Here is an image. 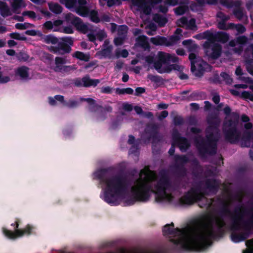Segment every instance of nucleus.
Masks as SVG:
<instances>
[{
    "instance_id": "nucleus-1",
    "label": "nucleus",
    "mask_w": 253,
    "mask_h": 253,
    "mask_svg": "<svg viewBox=\"0 0 253 253\" xmlns=\"http://www.w3.org/2000/svg\"><path fill=\"white\" fill-rule=\"evenodd\" d=\"M174 227L173 222L165 225L163 228V234L176 237L170 239V241L184 251H203L209 246L210 240L215 236L212 226H206L204 230L196 231L191 235H187L184 229Z\"/></svg>"
},
{
    "instance_id": "nucleus-2",
    "label": "nucleus",
    "mask_w": 253,
    "mask_h": 253,
    "mask_svg": "<svg viewBox=\"0 0 253 253\" xmlns=\"http://www.w3.org/2000/svg\"><path fill=\"white\" fill-rule=\"evenodd\" d=\"M113 170L112 167L101 169L96 171L94 175L99 180L100 184L105 185L104 201L110 205L116 206L118 204V198L126 192L128 183L126 177L122 174L110 176V173Z\"/></svg>"
},
{
    "instance_id": "nucleus-3",
    "label": "nucleus",
    "mask_w": 253,
    "mask_h": 253,
    "mask_svg": "<svg viewBox=\"0 0 253 253\" xmlns=\"http://www.w3.org/2000/svg\"><path fill=\"white\" fill-rule=\"evenodd\" d=\"M221 182L215 178H207L204 181H199L196 185L190 188L184 195L179 199V202L182 205H192L194 203L200 202L203 199L205 200V203L203 205L199 204L202 208L210 207L212 202V199L209 202V199L205 197L209 194V192L216 194L219 188Z\"/></svg>"
},
{
    "instance_id": "nucleus-4",
    "label": "nucleus",
    "mask_w": 253,
    "mask_h": 253,
    "mask_svg": "<svg viewBox=\"0 0 253 253\" xmlns=\"http://www.w3.org/2000/svg\"><path fill=\"white\" fill-rule=\"evenodd\" d=\"M148 167L140 170L139 177L135 181V185L131 187L132 197L126 200L127 205H132L136 202H147L150 198V192H154L152 182L154 176Z\"/></svg>"
},
{
    "instance_id": "nucleus-5",
    "label": "nucleus",
    "mask_w": 253,
    "mask_h": 253,
    "mask_svg": "<svg viewBox=\"0 0 253 253\" xmlns=\"http://www.w3.org/2000/svg\"><path fill=\"white\" fill-rule=\"evenodd\" d=\"M209 126L206 129L205 137L199 135L194 139L195 145L199 154L202 157L208 155L213 156L216 154L217 150V143L220 138V134L217 131L213 132V128H217L219 123L213 119L208 120Z\"/></svg>"
},
{
    "instance_id": "nucleus-6",
    "label": "nucleus",
    "mask_w": 253,
    "mask_h": 253,
    "mask_svg": "<svg viewBox=\"0 0 253 253\" xmlns=\"http://www.w3.org/2000/svg\"><path fill=\"white\" fill-rule=\"evenodd\" d=\"M238 121L229 120L224 123L223 131L225 140L231 144H237L241 141L242 147H250L251 142H253V129L244 130L242 135L238 128Z\"/></svg>"
},
{
    "instance_id": "nucleus-7",
    "label": "nucleus",
    "mask_w": 253,
    "mask_h": 253,
    "mask_svg": "<svg viewBox=\"0 0 253 253\" xmlns=\"http://www.w3.org/2000/svg\"><path fill=\"white\" fill-rule=\"evenodd\" d=\"M222 204V207L220 210L221 215H229L232 221L231 230L238 231L240 229V223L243 221L246 214L250 213L253 211V209L248 210L242 206H238L235 207L233 212L232 213L229 208V205L224 201L220 200Z\"/></svg>"
},
{
    "instance_id": "nucleus-8",
    "label": "nucleus",
    "mask_w": 253,
    "mask_h": 253,
    "mask_svg": "<svg viewBox=\"0 0 253 253\" xmlns=\"http://www.w3.org/2000/svg\"><path fill=\"white\" fill-rule=\"evenodd\" d=\"M160 125L156 123H148L144 129V134L141 135V139L146 143L152 140V150L154 151V143L160 142L163 139L160 133Z\"/></svg>"
},
{
    "instance_id": "nucleus-9",
    "label": "nucleus",
    "mask_w": 253,
    "mask_h": 253,
    "mask_svg": "<svg viewBox=\"0 0 253 253\" xmlns=\"http://www.w3.org/2000/svg\"><path fill=\"white\" fill-rule=\"evenodd\" d=\"M241 223L245 231L239 234L235 232H232L231 234V240L234 243L245 241L253 233V214L248 220H243L240 225Z\"/></svg>"
},
{
    "instance_id": "nucleus-10",
    "label": "nucleus",
    "mask_w": 253,
    "mask_h": 253,
    "mask_svg": "<svg viewBox=\"0 0 253 253\" xmlns=\"http://www.w3.org/2000/svg\"><path fill=\"white\" fill-rule=\"evenodd\" d=\"M189 60L191 63V71L196 77H201L203 76L205 72L204 65L207 63L197 57L195 53H190L189 54Z\"/></svg>"
},
{
    "instance_id": "nucleus-11",
    "label": "nucleus",
    "mask_w": 253,
    "mask_h": 253,
    "mask_svg": "<svg viewBox=\"0 0 253 253\" xmlns=\"http://www.w3.org/2000/svg\"><path fill=\"white\" fill-rule=\"evenodd\" d=\"M160 175V178L155 186V191H157L160 194L167 193V191L172 189V182L165 170H161Z\"/></svg>"
},
{
    "instance_id": "nucleus-12",
    "label": "nucleus",
    "mask_w": 253,
    "mask_h": 253,
    "mask_svg": "<svg viewBox=\"0 0 253 253\" xmlns=\"http://www.w3.org/2000/svg\"><path fill=\"white\" fill-rule=\"evenodd\" d=\"M133 5L138 7L139 10L141 11L146 15H150L152 12V8L157 4H159L163 0H149L146 1L145 0H131Z\"/></svg>"
},
{
    "instance_id": "nucleus-13",
    "label": "nucleus",
    "mask_w": 253,
    "mask_h": 253,
    "mask_svg": "<svg viewBox=\"0 0 253 253\" xmlns=\"http://www.w3.org/2000/svg\"><path fill=\"white\" fill-rule=\"evenodd\" d=\"M172 139L181 152H185L190 146V143L187 138L181 136L176 128H173L172 132Z\"/></svg>"
},
{
    "instance_id": "nucleus-14",
    "label": "nucleus",
    "mask_w": 253,
    "mask_h": 253,
    "mask_svg": "<svg viewBox=\"0 0 253 253\" xmlns=\"http://www.w3.org/2000/svg\"><path fill=\"white\" fill-rule=\"evenodd\" d=\"M73 84L75 86L78 87H95L100 83L99 79H92L89 76L87 75L82 78H77L73 80Z\"/></svg>"
},
{
    "instance_id": "nucleus-15",
    "label": "nucleus",
    "mask_w": 253,
    "mask_h": 253,
    "mask_svg": "<svg viewBox=\"0 0 253 253\" xmlns=\"http://www.w3.org/2000/svg\"><path fill=\"white\" fill-rule=\"evenodd\" d=\"M32 228L33 227L29 224L27 225L24 229L17 230L15 232H13L3 228V233L4 235L8 238L14 239L17 237H21L24 235L31 234Z\"/></svg>"
},
{
    "instance_id": "nucleus-16",
    "label": "nucleus",
    "mask_w": 253,
    "mask_h": 253,
    "mask_svg": "<svg viewBox=\"0 0 253 253\" xmlns=\"http://www.w3.org/2000/svg\"><path fill=\"white\" fill-rule=\"evenodd\" d=\"M170 54L163 51H159L158 53V60L154 62V68L160 74H162L163 68V64L168 65L169 64Z\"/></svg>"
},
{
    "instance_id": "nucleus-17",
    "label": "nucleus",
    "mask_w": 253,
    "mask_h": 253,
    "mask_svg": "<svg viewBox=\"0 0 253 253\" xmlns=\"http://www.w3.org/2000/svg\"><path fill=\"white\" fill-rule=\"evenodd\" d=\"M48 49L54 54L62 55L69 53L72 50L71 46L64 42L59 41H58L56 46H49Z\"/></svg>"
},
{
    "instance_id": "nucleus-18",
    "label": "nucleus",
    "mask_w": 253,
    "mask_h": 253,
    "mask_svg": "<svg viewBox=\"0 0 253 253\" xmlns=\"http://www.w3.org/2000/svg\"><path fill=\"white\" fill-rule=\"evenodd\" d=\"M222 50V47L220 44L213 43L211 47L205 51V54L209 58L215 60L221 56Z\"/></svg>"
},
{
    "instance_id": "nucleus-19",
    "label": "nucleus",
    "mask_w": 253,
    "mask_h": 253,
    "mask_svg": "<svg viewBox=\"0 0 253 253\" xmlns=\"http://www.w3.org/2000/svg\"><path fill=\"white\" fill-rule=\"evenodd\" d=\"M109 42L105 40L103 44V48L97 52V54L98 56H101L100 58L102 57L108 59L112 58L113 46L112 45H109Z\"/></svg>"
},
{
    "instance_id": "nucleus-20",
    "label": "nucleus",
    "mask_w": 253,
    "mask_h": 253,
    "mask_svg": "<svg viewBox=\"0 0 253 253\" xmlns=\"http://www.w3.org/2000/svg\"><path fill=\"white\" fill-rule=\"evenodd\" d=\"M189 0H180L179 6L174 9V11L176 15H182L188 10Z\"/></svg>"
},
{
    "instance_id": "nucleus-21",
    "label": "nucleus",
    "mask_w": 253,
    "mask_h": 253,
    "mask_svg": "<svg viewBox=\"0 0 253 253\" xmlns=\"http://www.w3.org/2000/svg\"><path fill=\"white\" fill-rule=\"evenodd\" d=\"M74 23L75 24L74 26L76 28V30L80 33L85 34L89 30L87 25L84 24L80 18L75 20Z\"/></svg>"
},
{
    "instance_id": "nucleus-22",
    "label": "nucleus",
    "mask_w": 253,
    "mask_h": 253,
    "mask_svg": "<svg viewBox=\"0 0 253 253\" xmlns=\"http://www.w3.org/2000/svg\"><path fill=\"white\" fill-rule=\"evenodd\" d=\"M29 68L25 66L17 68L15 71V76H18L21 79H27L29 76Z\"/></svg>"
},
{
    "instance_id": "nucleus-23",
    "label": "nucleus",
    "mask_w": 253,
    "mask_h": 253,
    "mask_svg": "<svg viewBox=\"0 0 253 253\" xmlns=\"http://www.w3.org/2000/svg\"><path fill=\"white\" fill-rule=\"evenodd\" d=\"M38 36L41 37L43 42L46 44L52 43V44H57L59 39L51 34L44 35L41 32H39Z\"/></svg>"
},
{
    "instance_id": "nucleus-24",
    "label": "nucleus",
    "mask_w": 253,
    "mask_h": 253,
    "mask_svg": "<svg viewBox=\"0 0 253 253\" xmlns=\"http://www.w3.org/2000/svg\"><path fill=\"white\" fill-rule=\"evenodd\" d=\"M148 38L145 35H141L136 39V43L145 50H149L150 46L147 41Z\"/></svg>"
},
{
    "instance_id": "nucleus-25",
    "label": "nucleus",
    "mask_w": 253,
    "mask_h": 253,
    "mask_svg": "<svg viewBox=\"0 0 253 253\" xmlns=\"http://www.w3.org/2000/svg\"><path fill=\"white\" fill-rule=\"evenodd\" d=\"M150 42L155 45H165L167 46L168 39L165 37L157 36L151 38Z\"/></svg>"
},
{
    "instance_id": "nucleus-26",
    "label": "nucleus",
    "mask_w": 253,
    "mask_h": 253,
    "mask_svg": "<svg viewBox=\"0 0 253 253\" xmlns=\"http://www.w3.org/2000/svg\"><path fill=\"white\" fill-rule=\"evenodd\" d=\"M153 19L160 27H164L168 22V19L167 17L159 13L154 14Z\"/></svg>"
},
{
    "instance_id": "nucleus-27",
    "label": "nucleus",
    "mask_w": 253,
    "mask_h": 253,
    "mask_svg": "<svg viewBox=\"0 0 253 253\" xmlns=\"http://www.w3.org/2000/svg\"><path fill=\"white\" fill-rule=\"evenodd\" d=\"M174 173L177 177H184L187 173V169L183 165H174Z\"/></svg>"
},
{
    "instance_id": "nucleus-28",
    "label": "nucleus",
    "mask_w": 253,
    "mask_h": 253,
    "mask_svg": "<svg viewBox=\"0 0 253 253\" xmlns=\"http://www.w3.org/2000/svg\"><path fill=\"white\" fill-rule=\"evenodd\" d=\"M229 40V35L224 32H218L215 34V40L222 43H225Z\"/></svg>"
},
{
    "instance_id": "nucleus-29",
    "label": "nucleus",
    "mask_w": 253,
    "mask_h": 253,
    "mask_svg": "<svg viewBox=\"0 0 253 253\" xmlns=\"http://www.w3.org/2000/svg\"><path fill=\"white\" fill-rule=\"evenodd\" d=\"M90 11L89 7L86 6L78 5L76 7V13L84 17H87Z\"/></svg>"
},
{
    "instance_id": "nucleus-30",
    "label": "nucleus",
    "mask_w": 253,
    "mask_h": 253,
    "mask_svg": "<svg viewBox=\"0 0 253 253\" xmlns=\"http://www.w3.org/2000/svg\"><path fill=\"white\" fill-rule=\"evenodd\" d=\"M0 13L3 17L11 15L10 9L5 2L0 1Z\"/></svg>"
},
{
    "instance_id": "nucleus-31",
    "label": "nucleus",
    "mask_w": 253,
    "mask_h": 253,
    "mask_svg": "<svg viewBox=\"0 0 253 253\" xmlns=\"http://www.w3.org/2000/svg\"><path fill=\"white\" fill-rule=\"evenodd\" d=\"M174 161L175 165H183L185 166V165L189 162V159L186 155H176L174 156Z\"/></svg>"
},
{
    "instance_id": "nucleus-32",
    "label": "nucleus",
    "mask_w": 253,
    "mask_h": 253,
    "mask_svg": "<svg viewBox=\"0 0 253 253\" xmlns=\"http://www.w3.org/2000/svg\"><path fill=\"white\" fill-rule=\"evenodd\" d=\"M94 107L96 108V110H99L100 109H101V113L103 114V115H102V116H100L99 117L100 120L101 121L104 120L106 118V114H103V111H106L107 112H111L113 110L112 107L109 105L106 106L104 107H103L101 105L96 104L94 105Z\"/></svg>"
},
{
    "instance_id": "nucleus-33",
    "label": "nucleus",
    "mask_w": 253,
    "mask_h": 253,
    "mask_svg": "<svg viewBox=\"0 0 253 253\" xmlns=\"http://www.w3.org/2000/svg\"><path fill=\"white\" fill-rule=\"evenodd\" d=\"M73 57L83 61L87 62L90 59L89 54H85L83 52L77 51L74 54Z\"/></svg>"
},
{
    "instance_id": "nucleus-34",
    "label": "nucleus",
    "mask_w": 253,
    "mask_h": 253,
    "mask_svg": "<svg viewBox=\"0 0 253 253\" xmlns=\"http://www.w3.org/2000/svg\"><path fill=\"white\" fill-rule=\"evenodd\" d=\"M180 69V67L179 65L176 64H168L163 67V71L162 72V74L163 73H169L172 70L175 71H179Z\"/></svg>"
},
{
    "instance_id": "nucleus-35",
    "label": "nucleus",
    "mask_w": 253,
    "mask_h": 253,
    "mask_svg": "<svg viewBox=\"0 0 253 253\" xmlns=\"http://www.w3.org/2000/svg\"><path fill=\"white\" fill-rule=\"evenodd\" d=\"M49 8L50 11L56 14H60L62 12V7L58 3H49Z\"/></svg>"
},
{
    "instance_id": "nucleus-36",
    "label": "nucleus",
    "mask_w": 253,
    "mask_h": 253,
    "mask_svg": "<svg viewBox=\"0 0 253 253\" xmlns=\"http://www.w3.org/2000/svg\"><path fill=\"white\" fill-rule=\"evenodd\" d=\"M128 29V27L126 25H119L117 29L118 36L126 38Z\"/></svg>"
},
{
    "instance_id": "nucleus-37",
    "label": "nucleus",
    "mask_w": 253,
    "mask_h": 253,
    "mask_svg": "<svg viewBox=\"0 0 253 253\" xmlns=\"http://www.w3.org/2000/svg\"><path fill=\"white\" fill-rule=\"evenodd\" d=\"M228 28L231 29H236L239 34H243L246 31V28L244 25L241 24H235L234 23H229Z\"/></svg>"
},
{
    "instance_id": "nucleus-38",
    "label": "nucleus",
    "mask_w": 253,
    "mask_h": 253,
    "mask_svg": "<svg viewBox=\"0 0 253 253\" xmlns=\"http://www.w3.org/2000/svg\"><path fill=\"white\" fill-rule=\"evenodd\" d=\"M90 20L93 23H98L100 21V19L98 16V12L95 10H91L89 13L88 16Z\"/></svg>"
},
{
    "instance_id": "nucleus-39",
    "label": "nucleus",
    "mask_w": 253,
    "mask_h": 253,
    "mask_svg": "<svg viewBox=\"0 0 253 253\" xmlns=\"http://www.w3.org/2000/svg\"><path fill=\"white\" fill-rule=\"evenodd\" d=\"M148 78L152 82L156 84H163L164 83L163 79L160 76L153 75L149 74L148 75Z\"/></svg>"
},
{
    "instance_id": "nucleus-40",
    "label": "nucleus",
    "mask_w": 253,
    "mask_h": 253,
    "mask_svg": "<svg viewBox=\"0 0 253 253\" xmlns=\"http://www.w3.org/2000/svg\"><path fill=\"white\" fill-rule=\"evenodd\" d=\"M77 19H79V17L75 16L74 14H73L71 13H68L66 14L65 16V21L68 23H71L73 26H74L75 24L74 23V21L76 20Z\"/></svg>"
},
{
    "instance_id": "nucleus-41",
    "label": "nucleus",
    "mask_w": 253,
    "mask_h": 253,
    "mask_svg": "<svg viewBox=\"0 0 253 253\" xmlns=\"http://www.w3.org/2000/svg\"><path fill=\"white\" fill-rule=\"evenodd\" d=\"M180 38L179 35H172L168 39L167 46H169L175 44L179 40Z\"/></svg>"
},
{
    "instance_id": "nucleus-42",
    "label": "nucleus",
    "mask_w": 253,
    "mask_h": 253,
    "mask_svg": "<svg viewBox=\"0 0 253 253\" xmlns=\"http://www.w3.org/2000/svg\"><path fill=\"white\" fill-rule=\"evenodd\" d=\"M60 2L64 4L68 8H72L75 7L77 0H60Z\"/></svg>"
},
{
    "instance_id": "nucleus-43",
    "label": "nucleus",
    "mask_w": 253,
    "mask_h": 253,
    "mask_svg": "<svg viewBox=\"0 0 253 253\" xmlns=\"http://www.w3.org/2000/svg\"><path fill=\"white\" fill-rule=\"evenodd\" d=\"M79 102L77 100L70 99L68 101H65L64 106L70 108L77 107L79 105Z\"/></svg>"
},
{
    "instance_id": "nucleus-44",
    "label": "nucleus",
    "mask_w": 253,
    "mask_h": 253,
    "mask_svg": "<svg viewBox=\"0 0 253 253\" xmlns=\"http://www.w3.org/2000/svg\"><path fill=\"white\" fill-rule=\"evenodd\" d=\"M220 77L222 78L223 80L225 81L226 84H231L233 82L232 79L230 77L226 72H221L220 74Z\"/></svg>"
},
{
    "instance_id": "nucleus-45",
    "label": "nucleus",
    "mask_w": 253,
    "mask_h": 253,
    "mask_svg": "<svg viewBox=\"0 0 253 253\" xmlns=\"http://www.w3.org/2000/svg\"><path fill=\"white\" fill-rule=\"evenodd\" d=\"M204 38L208 39L209 41H214L215 38V34H213L209 30H207L203 32Z\"/></svg>"
},
{
    "instance_id": "nucleus-46",
    "label": "nucleus",
    "mask_w": 253,
    "mask_h": 253,
    "mask_svg": "<svg viewBox=\"0 0 253 253\" xmlns=\"http://www.w3.org/2000/svg\"><path fill=\"white\" fill-rule=\"evenodd\" d=\"M9 37L13 39L19 41H25L27 38L24 36H21L18 33H11L9 34Z\"/></svg>"
},
{
    "instance_id": "nucleus-47",
    "label": "nucleus",
    "mask_w": 253,
    "mask_h": 253,
    "mask_svg": "<svg viewBox=\"0 0 253 253\" xmlns=\"http://www.w3.org/2000/svg\"><path fill=\"white\" fill-rule=\"evenodd\" d=\"M173 123L175 126L182 125L184 124L183 119L181 116H175L173 118Z\"/></svg>"
},
{
    "instance_id": "nucleus-48",
    "label": "nucleus",
    "mask_w": 253,
    "mask_h": 253,
    "mask_svg": "<svg viewBox=\"0 0 253 253\" xmlns=\"http://www.w3.org/2000/svg\"><path fill=\"white\" fill-rule=\"evenodd\" d=\"M42 29L44 33H46L45 30H51L53 29V22L51 21H47L42 25Z\"/></svg>"
},
{
    "instance_id": "nucleus-49",
    "label": "nucleus",
    "mask_w": 253,
    "mask_h": 253,
    "mask_svg": "<svg viewBox=\"0 0 253 253\" xmlns=\"http://www.w3.org/2000/svg\"><path fill=\"white\" fill-rule=\"evenodd\" d=\"M154 192H150V194L153 193H155L156 195V198H155L156 201L157 202H163L164 201V200L165 199V197L166 195H167V193L160 194L157 191H155L154 190Z\"/></svg>"
},
{
    "instance_id": "nucleus-50",
    "label": "nucleus",
    "mask_w": 253,
    "mask_h": 253,
    "mask_svg": "<svg viewBox=\"0 0 253 253\" xmlns=\"http://www.w3.org/2000/svg\"><path fill=\"white\" fill-rule=\"evenodd\" d=\"M62 42H64L69 45L70 46H72L74 44V39L71 37H64L61 39Z\"/></svg>"
},
{
    "instance_id": "nucleus-51",
    "label": "nucleus",
    "mask_w": 253,
    "mask_h": 253,
    "mask_svg": "<svg viewBox=\"0 0 253 253\" xmlns=\"http://www.w3.org/2000/svg\"><path fill=\"white\" fill-rule=\"evenodd\" d=\"M220 4L227 7H232L234 5V2L233 0H219Z\"/></svg>"
},
{
    "instance_id": "nucleus-52",
    "label": "nucleus",
    "mask_w": 253,
    "mask_h": 253,
    "mask_svg": "<svg viewBox=\"0 0 253 253\" xmlns=\"http://www.w3.org/2000/svg\"><path fill=\"white\" fill-rule=\"evenodd\" d=\"M216 17L219 18L221 20L220 21H227L230 19L229 16L226 15L222 11L218 12L216 14Z\"/></svg>"
},
{
    "instance_id": "nucleus-53",
    "label": "nucleus",
    "mask_w": 253,
    "mask_h": 253,
    "mask_svg": "<svg viewBox=\"0 0 253 253\" xmlns=\"http://www.w3.org/2000/svg\"><path fill=\"white\" fill-rule=\"evenodd\" d=\"M242 97L246 99L253 101V93L248 91H243L242 92Z\"/></svg>"
},
{
    "instance_id": "nucleus-54",
    "label": "nucleus",
    "mask_w": 253,
    "mask_h": 253,
    "mask_svg": "<svg viewBox=\"0 0 253 253\" xmlns=\"http://www.w3.org/2000/svg\"><path fill=\"white\" fill-rule=\"evenodd\" d=\"M187 26L189 29L194 30L197 29V26L196 24V20L194 18H191L188 21Z\"/></svg>"
},
{
    "instance_id": "nucleus-55",
    "label": "nucleus",
    "mask_w": 253,
    "mask_h": 253,
    "mask_svg": "<svg viewBox=\"0 0 253 253\" xmlns=\"http://www.w3.org/2000/svg\"><path fill=\"white\" fill-rule=\"evenodd\" d=\"M234 15L239 20H241L243 17V12L241 8H237L234 10Z\"/></svg>"
},
{
    "instance_id": "nucleus-56",
    "label": "nucleus",
    "mask_w": 253,
    "mask_h": 253,
    "mask_svg": "<svg viewBox=\"0 0 253 253\" xmlns=\"http://www.w3.org/2000/svg\"><path fill=\"white\" fill-rule=\"evenodd\" d=\"M126 38L118 36L114 40V43L116 46L121 45L124 43Z\"/></svg>"
},
{
    "instance_id": "nucleus-57",
    "label": "nucleus",
    "mask_w": 253,
    "mask_h": 253,
    "mask_svg": "<svg viewBox=\"0 0 253 253\" xmlns=\"http://www.w3.org/2000/svg\"><path fill=\"white\" fill-rule=\"evenodd\" d=\"M116 55L117 57H119L120 55L123 58H126L128 55V52L126 49H123L121 52L120 51H116Z\"/></svg>"
},
{
    "instance_id": "nucleus-58",
    "label": "nucleus",
    "mask_w": 253,
    "mask_h": 253,
    "mask_svg": "<svg viewBox=\"0 0 253 253\" xmlns=\"http://www.w3.org/2000/svg\"><path fill=\"white\" fill-rule=\"evenodd\" d=\"M17 57L20 61H26L28 60L29 56L27 53L23 52H19Z\"/></svg>"
},
{
    "instance_id": "nucleus-59",
    "label": "nucleus",
    "mask_w": 253,
    "mask_h": 253,
    "mask_svg": "<svg viewBox=\"0 0 253 253\" xmlns=\"http://www.w3.org/2000/svg\"><path fill=\"white\" fill-rule=\"evenodd\" d=\"M96 38L98 41H102L107 36L106 33L103 31H100L96 34Z\"/></svg>"
},
{
    "instance_id": "nucleus-60",
    "label": "nucleus",
    "mask_w": 253,
    "mask_h": 253,
    "mask_svg": "<svg viewBox=\"0 0 253 253\" xmlns=\"http://www.w3.org/2000/svg\"><path fill=\"white\" fill-rule=\"evenodd\" d=\"M66 62V59L61 57H56L55 58V63L56 67H58V65H63Z\"/></svg>"
},
{
    "instance_id": "nucleus-61",
    "label": "nucleus",
    "mask_w": 253,
    "mask_h": 253,
    "mask_svg": "<svg viewBox=\"0 0 253 253\" xmlns=\"http://www.w3.org/2000/svg\"><path fill=\"white\" fill-rule=\"evenodd\" d=\"M226 21H220L218 22L217 27L220 30H226L227 29H229L228 28V25L227 26L226 25Z\"/></svg>"
},
{
    "instance_id": "nucleus-62",
    "label": "nucleus",
    "mask_w": 253,
    "mask_h": 253,
    "mask_svg": "<svg viewBox=\"0 0 253 253\" xmlns=\"http://www.w3.org/2000/svg\"><path fill=\"white\" fill-rule=\"evenodd\" d=\"M238 44H245L248 41V38L245 36H240L236 38Z\"/></svg>"
},
{
    "instance_id": "nucleus-63",
    "label": "nucleus",
    "mask_w": 253,
    "mask_h": 253,
    "mask_svg": "<svg viewBox=\"0 0 253 253\" xmlns=\"http://www.w3.org/2000/svg\"><path fill=\"white\" fill-rule=\"evenodd\" d=\"M215 224L217 227L218 230L220 231L222 230V228L225 226V222L222 219H216Z\"/></svg>"
},
{
    "instance_id": "nucleus-64",
    "label": "nucleus",
    "mask_w": 253,
    "mask_h": 253,
    "mask_svg": "<svg viewBox=\"0 0 253 253\" xmlns=\"http://www.w3.org/2000/svg\"><path fill=\"white\" fill-rule=\"evenodd\" d=\"M247 69L249 73L253 75V61L249 60L247 65Z\"/></svg>"
}]
</instances>
